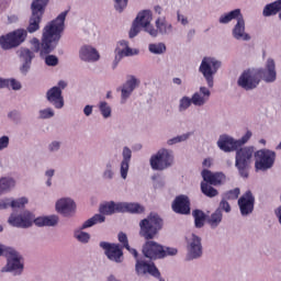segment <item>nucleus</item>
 <instances>
[{"label":"nucleus","mask_w":281,"mask_h":281,"mask_svg":"<svg viewBox=\"0 0 281 281\" xmlns=\"http://www.w3.org/2000/svg\"><path fill=\"white\" fill-rule=\"evenodd\" d=\"M108 281H120V280H117L115 277H113V276H110L109 277V279H108Z\"/></svg>","instance_id":"obj_64"},{"label":"nucleus","mask_w":281,"mask_h":281,"mask_svg":"<svg viewBox=\"0 0 281 281\" xmlns=\"http://www.w3.org/2000/svg\"><path fill=\"white\" fill-rule=\"evenodd\" d=\"M203 166H205L206 168H210V166H212V160H210V158L204 159Z\"/></svg>","instance_id":"obj_59"},{"label":"nucleus","mask_w":281,"mask_h":281,"mask_svg":"<svg viewBox=\"0 0 281 281\" xmlns=\"http://www.w3.org/2000/svg\"><path fill=\"white\" fill-rule=\"evenodd\" d=\"M149 52H151V54H164V52H166V44H150Z\"/></svg>","instance_id":"obj_42"},{"label":"nucleus","mask_w":281,"mask_h":281,"mask_svg":"<svg viewBox=\"0 0 281 281\" xmlns=\"http://www.w3.org/2000/svg\"><path fill=\"white\" fill-rule=\"evenodd\" d=\"M240 16H243V14H240V9H235L229 13L222 15L220 18V23H229V21H234V19H237L238 21Z\"/></svg>","instance_id":"obj_36"},{"label":"nucleus","mask_w":281,"mask_h":281,"mask_svg":"<svg viewBox=\"0 0 281 281\" xmlns=\"http://www.w3.org/2000/svg\"><path fill=\"white\" fill-rule=\"evenodd\" d=\"M256 203V198L251 191H246L238 200V206L241 216H249L254 212V204Z\"/></svg>","instance_id":"obj_17"},{"label":"nucleus","mask_w":281,"mask_h":281,"mask_svg":"<svg viewBox=\"0 0 281 281\" xmlns=\"http://www.w3.org/2000/svg\"><path fill=\"white\" fill-rule=\"evenodd\" d=\"M8 117L10 120H16L19 117V111L13 110V111L9 112Z\"/></svg>","instance_id":"obj_53"},{"label":"nucleus","mask_w":281,"mask_h":281,"mask_svg":"<svg viewBox=\"0 0 281 281\" xmlns=\"http://www.w3.org/2000/svg\"><path fill=\"white\" fill-rule=\"evenodd\" d=\"M218 210H223V212H226L228 214V212H232V205H229V202H227V200L223 198L220 202Z\"/></svg>","instance_id":"obj_49"},{"label":"nucleus","mask_w":281,"mask_h":281,"mask_svg":"<svg viewBox=\"0 0 281 281\" xmlns=\"http://www.w3.org/2000/svg\"><path fill=\"white\" fill-rule=\"evenodd\" d=\"M101 214H105L106 216H111L112 214H124L130 212V214H142L144 212V206L139 203H128V202H119L115 203L113 201L102 204L100 206Z\"/></svg>","instance_id":"obj_5"},{"label":"nucleus","mask_w":281,"mask_h":281,"mask_svg":"<svg viewBox=\"0 0 281 281\" xmlns=\"http://www.w3.org/2000/svg\"><path fill=\"white\" fill-rule=\"evenodd\" d=\"M178 20H180V22L182 23V25H188V18L178 14Z\"/></svg>","instance_id":"obj_56"},{"label":"nucleus","mask_w":281,"mask_h":281,"mask_svg":"<svg viewBox=\"0 0 281 281\" xmlns=\"http://www.w3.org/2000/svg\"><path fill=\"white\" fill-rule=\"evenodd\" d=\"M248 139H251V132L249 131L238 140H235L229 136H221L217 146L221 150H224V153H232V150H238V148L245 146Z\"/></svg>","instance_id":"obj_14"},{"label":"nucleus","mask_w":281,"mask_h":281,"mask_svg":"<svg viewBox=\"0 0 281 281\" xmlns=\"http://www.w3.org/2000/svg\"><path fill=\"white\" fill-rule=\"evenodd\" d=\"M10 145V138L8 136L0 137V150H3V148H8Z\"/></svg>","instance_id":"obj_51"},{"label":"nucleus","mask_w":281,"mask_h":281,"mask_svg":"<svg viewBox=\"0 0 281 281\" xmlns=\"http://www.w3.org/2000/svg\"><path fill=\"white\" fill-rule=\"evenodd\" d=\"M223 221V212L221 209H216L214 213L211 214L207 218L209 225L214 229L221 225V222Z\"/></svg>","instance_id":"obj_33"},{"label":"nucleus","mask_w":281,"mask_h":281,"mask_svg":"<svg viewBox=\"0 0 281 281\" xmlns=\"http://www.w3.org/2000/svg\"><path fill=\"white\" fill-rule=\"evenodd\" d=\"M135 269L138 276H145V273H149L150 276H154V278H161V273L155 263H147L146 261L137 259Z\"/></svg>","instance_id":"obj_22"},{"label":"nucleus","mask_w":281,"mask_h":281,"mask_svg":"<svg viewBox=\"0 0 281 281\" xmlns=\"http://www.w3.org/2000/svg\"><path fill=\"white\" fill-rule=\"evenodd\" d=\"M164 228V220L157 213H150L146 218L139 222V237L145 240L157 238L159 232Z\"/></svg>","instance_id":"obj_4"},{"label":"nucleus","mask_w":281,"mask_h":281,"mask_svg":"<svg viewBox=\"0 0 281 281\" xmlns=\"http://www.w3.org/2000/svg\"><path fill=\"white\" fill-rule=\"evenodd\" d=\"M260 78L265 82H276L277 72H276V61L273 59H268L266 63V68H261L256 72L251 70H246L238 79L239 87L249 91L256 89L260 85Z\"/></svg>","instance_id":"obj_2"},{"label":"nucleus","mask_w":281,"mask_h":281,"mask_svg":"<svg viewBox=\"0 0 281 281\" xmlns=\"http://www.w3.org/2000/svg\"><path fill=\"white\" fill-rule=\"evenodd\" d=\"M66 87H67V82L63 80L58 82V89H60V91H63V89H65Z\"/></svg>","instance_id":"obj_58"},{"label":"nucleus","mask_w":281,"mask_h":281,"mask_svg":"<svg viewBox=\"0 0 281 281\" xmlns=\"http://www.w3.org/2000/svg\"><path fill=\"white\" fill-rule=\"evenodd\" d=\"M27 38V31L24 29H18L11 33H8L5 36L0 37V45L2 49H14L19 47L22 43H25Z\"/></svg>","instance_id":"obj_11"},{"label":"nucleus","mask_w":281,"mask_h":281,"mask_svg":"<svg viewBox=\"0 0 281 281\" xmlns=\"http://www.w3.org/2000/svg\"><path fill=\"white\" fill-rule=\"evenodd\" d=\"M190 137V134H183L177 137H173L167 142L168 146H172L175 144H179L180 142H186Z\"/></svg>","instance_id":"obj_45"},{"label":"nucleus","mask_w":281,"mask_h":281,"mask_svg":"<svg viewBox=\"0 0 281 281\" xmlns=\"http://www.w3.org/2000/svg\"><path fill=\"white\" fill-rule=\"evenodd\" d=\"M140 27L142 26L136 21H134L130 30V38H135V36L139 34Z\"/></svg>","instance_id":"obj_46"},{"label":"nucleus","mask_w":281,"mask_h":281,"mask_svg":"<svg viewBox=\"0 0 281 281\" xmlns=\"http://www.w3.org/2000/svg\"><path fill=\"white\" fill-rule=\"evenodd\" d=\"M46 98L55 109H63L65 106V100L63 99V90L58 87L50 88L47 93Z\"/></svg>","instance_id":"obj_23"},{"label":"nucleus","mask_w":281,"mask_h":281,"mask_svg":"<svg viewBox=\"0 0 281 281\" xmlns=\"http://www.w3.org/2000/svg\"><path fill=\"white\" fill-rule=\"evenodd\" d=\"M195 227L201 228L205 225V213L201 210L193 211Z\"/></svg>","instance_id":"obj_37"},{"label":"nucleus","mask_w":281,"mask_h":281,"mask_svg":"<svg viewBox=\"0 0 281 281\" xmlns=\"http://www.w3.org/2000/svg\"><path fill=\"white\" fill-rule=\"evenodd\" d=\"M100 112L103 117H111V106L105 101H102L99 105Z\"/></svg>","instance_id":"obj_43"},{"label":"nucleus","mask_w":281,"mask_h":281,"mask_svg":"<svg viewBox=\"0 0 281 281\" xmlns=\"http://www.w3.org/2000/svg\"><path fill=\"white\" fill-rule=\"evenodd\" d=\"M235 167L243 179L249 178V166L254 157V147H240L236 149Z\"/></svg>","instance_id":"obj_7"},{"label":"nucleus","mask_w":281,"mask_h":281,"mask_svg":"<svg viewBox=\"0 0 281 281\" xmlns=\"http://www.w3.org/2000/svg\"><path fill=\"white\" fill-rule=\"evenodd\" d=\"M150 21H153V12L150 10H144L139 12L135 19V22L140 27H145V32L150 34V36H157V29L150 25Z\"/></svg>","instance_id":"obj_16"},{"label":"nucleus","mask_w":281,"mask_h":281,"mask_svg":"<svg viewBox=\"0 0 281 281\" xmlns=\"http://www.w3.org/2000/svg\"><path fill=\"white\" fill-rule=\"evenodd\" d=\"M171 209L176 214L188 216V214H190V198L183 194L176 196Z\"/></svg>","instance_id":"obj_19"},{"label":"nucleus","mask_w":281,"mask_h":281,"mask_svg":"<svg viewBox=\"0 0 281 281\" xmlns=\"http://www.w3.org/2000/svg\"><path fill=\"white\" fill-rule=\"evenodd\" d=\"M120 45H121V47H128V42H126V41H121L120 42Z\"/></svg>","instance_id":"obj_61"},{"label":"nucleus","mask_w":281,"mask_h":281,"mask_svg":"<svg viewBox=\"0 0 281 281\" xmlns=\"http://www.w3.org/2000/svg\"><path fill=\"white\" fill-rule=\"evenodd\" d=\"M27 203L26 198H20L18 200H13L10 202V200H1L0 201V210H8V207H24Z\"/></svg>","instance_id":"obj_30"},{"label":"nucleus","mask_w":281,"mask_h":281,"mask_svg":"<svg viewBox=\"0 0 281 281\" xmlns=\"http://www.w3.org/2000/svg\"><path fill=\"white\" fill-rule=\"evenodd\" d=\"M255 168L265 172L273 168L276 164V151L269 149H260L255 153Z\"/></svg>","instance_id":"obj_12"},{"label":"nucleus","mask_w":281,"mask_h":281,"mask_svg":"<svg viewBox=\"0 0 281 281\" xmlns=\"http://www.w3.org/2000/svg\"><path fill=\"white\" fill-rule=\"evenodd\" d=\"M210 95H212L210 89L201 87L200 92H195L191 99L190 97L180 99L179 111H187L192 104H194V106H203V104L210 100Z\"/></svg>","instance_id":"obj_9"},{"label":"nucleus","mask_w":281,"mask_h":281,"mask_svg":"<svg viewBox=\"0 0 281 281\" xmlns=\"http://www.w3.org/2000/svg\"><path fill=\"white\" fill-rule=\"evenodd\" d=\"M201 192L209 199H214V196H218V190L214 187H211L209 182H201Z\"/></svg>","instance_id":"obj_34"},{"label":"nucleus","mask_w":281,"mask_h":281,"mask_svg":"<svg viewBox=\"0 0 281 281\" xmlns=\"http://www.w3.org/2000/svg\"><path fill=\"white\" fill-rule=\"evenodd\" d=\"M56 210L63 216H74L76 214V202L71 199H60L56 203Z\"/></svg>","instance_id":"obj_21"},{"label":"nucleus","mask_w":281,"mask_h":281,"mask_svg":"<svg viewBox=\"0 0 281 281\" xmlns=\"http://www.w3.org/2000/svg\"><path fill=\"white\" fill-rule=\"evenodd\" d=\"M45 8H47V0H33L31 4L32 15L29 20V26L26 27V34H34L41 30V21L45 14Z\"/></svg>","instance_id":"obj_8"},{"label":"nucleus","mask_w":281,"mask_h":281,"mask_svg":"<svg viewBox=\"0 0 281 281\" xmlns=\"http://www.w3.org/2000/svg\"><path fill=\"white\" fill-rule=\"evenodd\" d=\"M127 251H130V254H132V256H134L135 260H139V254L137 252V249L135 248H131V246L128 245V248H126Z\"/></svg>","instance_id":"obj_52"},{"label":"nucleus","mask_w":281,"mask_h":281,"mask_svg":"<svg viewBox=\"0 0 281 281\" xmlns=\"http://www.w3.org/2000/svg\"><path fill=\"white\" fill-rule=\"evenodd\" d=\"M124 56H133V49L128 46H126L124 49H121L117 52V56L115 57L113 69L117 67V63H120L121 58H124Z\"/></svg>","instance_id":"obj_39"},{"label":"nucleus","mask_w":281,"mask_h":281,"mask_svg":"<svg viewBox=\"0 0 281 281\" xmlns=\"http://www.w3.org/2000/svg\"><path fill=\"white\" fill-rule=\"evenodd\" d=\"M4 82L3 89H13V91H19L21 89V82L16 81V79H2Z\"/></svg>","instance_id":"obj_40"},{"label":"nucleus","mask_w":281,"mask_h":281,"mask_svg":"<svg viewBox=\"0 0 281 281\" xmlns=\"http://www.w3.org/2000/svg\"><path fill=\"white\" fill-rule=\"evenodd\" d=\"M75 236L77 240H79V243H89V239L91 238L89 233H85V232L76 233Z\"/></svg>","instance_id":"obj_47"},{"label":"nucleus","mask_w":281,"mask_h":281,"mask_svg":"<svg viewBox=\"0 0 281 281\" xmlns=\"http://www.w3.org/2000/svg\"><path fill=\"white\" fill-rule=\"evenodd\" d=\"M189 254L191 258H200L203 254V247L201 246V237L192 235L191 241L189 243Z\"/></svg>","instance_id":"obj_27"},{"label":"nucleus","mask_w":281,"mask_h":281,"mask_svg":"<svg viewBox=\"0 0 281 281\" xmlns=\"http://www.w3.org/2000/svg\"><path fill=\"white\" fill-rule=\"evenodd\" d=\"M8 223L11 224L12 227H20L22 229H27V227H32L33 224L37 227H54L55 225H58V216L49 215L36 218L32 212L24 211L19 215L12 213Z\"/></svg>","instance_id":"obj_3"},{"label":"nucleus","mask_w":281,"mask_h":281,"mask_svg":"<svg viewBox=\"0 0 281 281\" xmlns=\"http://www.w3.org/2000/svg\"><path fill=\"white\" fill-rule=\"evenodd\" d=\"M104 177H105V179H113V171L106 170V171L104 172Z\"/></svg>","instance_id":"obj_57"},{"label":"nucleus","mask_w":281,"mask_h":281,"mask_svg":"<svg viewBox=\"0 0 281 281\" xmlns=\"http://www.w3.org/2000/svg\"><path fill=\"white\" fill-rule=\"evenodd\" d=\"M175 161V156H172V151L168 149H160L156 155L150 158V166L153 170H166V168H170Z\"/></svg>","instance_id":"obj_13"},{"label":"nucleus","mask_w":281,"mask_h":281,"mask_svg":"<svg viewBox=\"0 0 281 281\" xmlns=\"http://www.w3.org/2000/svg\"><path fill=\"white\" fill-rule=\"evenodd\" d=\"M104 221H106V217H104V215L95 214L94 216H92L91 218H89L83 223V225L81 226V229L93 227V225H98V223H104Z\"/></svg>","instance_id":"obj_35"},{"label":"nucleus","mask_w":281,"mask_h":281,"mask_svg":"<svg viewBox=\"0 0 281 281\" xmlns=\"http://www.w3.org/2000/svg\"><path fill=\"white\" fill-rule=\"evenodd\" d=\"M202 179L210 186H223L227 181V177L223 172H212L207 169L202 170Z\"/></svg>","instance_id":"obj_20"},{"label":"nucleus","mask_w":281,"mask_h":281,"mask_svg":"<svg viewBox=\"0 0 281 281\" xmlns=\"http://www.w3.org/2000/svg\"><path fill=\"white\" fill-rule=\"evenodd\" d=\"M157 34H170L172 32V24L168 23L165 16L156 20Z\"/></svg>","instance_id":"obj_31"},{"label":"nucleus","mask_w":281,"mask_h":281,"mask_svg":"<svg viewBox=\"0 0 281 281\" xmlns=\"http://www.w3.org/2000/svg\"><path fill=\"white\" fill-rule=\"evenodd\" d=\"M137 85H138V81L135 77H132L131 80H127L121 90L122 99L123 100L128 99L133 93V91H135V88L137 87Z\"/></svg>","instance_id":"obj_29"},{"label":"nucleus","mask_w":281,"mask_h":281,"mask_svg":"<svg viewBox=\"0 0 281 281\" xmlns=\"http://www.w3.org/2000/svg\"><path fill=\"white\" fill-rule=\"evenodd\" d=\"M58 148H60V143L58 142H53L50 145H49V150L53 153V150H58Z\"/></svg>","instance_id":"obj_54"},{"label":"nucleus","mask_w":281,"mask_h":281,"mask_svg":"<svg viewBox=\"0 0 281 281\" xmlns=\"http://www.w3.org/2000/svg\"><path fill=\"white\" fill-rule=\"evenodd\" d=\"M177 248H164V246L150 239H148L143 246V254L145 258H149L150 260H158L166 258V256H177Z\"/></svg>","instance_id":"obj_6"},{"label":"nucleus","mask_w":281,"mask_h":281,"mask_svg":"<svg viewBox=\"0 0 281 281\" xmlns=\"http://www.w3.org/2000/svg\"><path fill=\"white\" fill-rule=\"evenodd\" d=\"M233 36L237 41H249L251 38L249 34L245 33V20L243 19V15L237 20V24L233 30Z\"/></svg>","instance_id":"obj_26"},{"label":"nucleus","mask_w":281,"mask_h":281,"mask_svg":"<svg viewBox=\"0 0 281 281\" xmlns=\"http://www.w3.org/2000/svg\"><path fill=\"white\" fill-rule=\"evenodd\" d=\"M155 12H156L157 14H161V7H160V5H156V7H155Z\"/></svg>","instance_id":"obj_62"},{"label":"nucleus","mask_w":281,"mask_h":281,"mask_svg":"<svg viewBox=\"0 0 281 281\" xmlns=\"http://www.w3.org/2000/svg\"><path fill=\"white\" fill-rule=\"evenodd\" d=\"M46 177H48L49 179H52L54 177V170L49 169L46 171Z\"/></svg>","instance_id":"obj_60"},{"label":"nucleus","mask_w":281,"mask_h":281,"mask_svg":"<svg viewBox=\"0 0 281 281\" xmlns=\"http://www.w3.org/2000/svg\"><path fill=\"white\" fill-rule=\"evenodd\" d=\"M278 12H281V0H277L272 3L267 4L263 8V16H276Z\"/></svg>","instance_id":"obj_32"},{"label":"nucleus","mask_w":281,"mask_h":281,"mask_svg":"<svg viewBox=\"0 0 281 281\" xmlns=\"http://www.w3.org/2000/svg\"><path fill=\"white\" fill-rule=\"evenodd\" d=\"M240 196V189L235 188L233 190H229L223 194V199L226 201H236Z\"/></svg>","instance_id":"obj_41"},{"label":"nucleus","mask_w":281,"mask_h":281,"mask_svg":"<svg viewBox=\"0 0 281 281\" xmlns=\"http://www.w3.org/2000/svg\"><path fill=\"white\" fill-rule=\"evenodd\" d=\"M128 5V0H114V8L116 12H124V9Z\"/></svg>","instance_id":"obj_44"},{"label":"nucleus","mask_w":281,"mask_h":281,"mask_svg":"<svg viewBox=\"0 0 281 281\" xmlns=\"http://www.w3.org/2000/svg\"><path fill=\"white\" fill-rule=\"evenodd\" d=\"M100 247L101 249H104L105 256L109 258V260H113L114 262L122 261L121 259L124 256V252L122 251L120 244H110L106 241H101Z\"/></svg>","instance_id":"obj_18"},{"label":"nucleus","mask_w":281,"mask_h":281,"mask_svg":"<svg viewBox=\"0 0 281 281\" xmlns=\"http://www.w3.org/2000/svg\"><path fill=\"white\" fill-rule=\"evenodd\" d=\"M131 157H133V151H131V148L124 147L123 148V160L121 162L122 179H126V177L128 176V164H131Z\"/></svg>","instance_id":"obj_28"},{"label":"nucleus","mask_w":281,"mask_h":281,"mask_svg":"<svg viewBox=\"0 0 281 281\" xmlns=\"http://www.w3.org/2000/svg\"><path fill=\"white\" fill-rule=\"evenodd\" d=\"M173 83L175 85H181V79L180 78H173Z\"/></svg>","instance_id":"obj_63"},{"label":"nucleus","mask_w":281,"mask_h":281,"mask_svg":"<svg viewBox=\"0 0 281 281\" xmlns=\"http://www.w3.org/2000/svg\"><path fill=\"white\" fill-rule=\"evenodd\" d=\"M218 69H221V61L213 57L202 59L199 71L203 75L210 88L214 87V76Z\"/></svg>","instance_id":"obj_10"},{"label":"nucleus","mask_w":281,"mask_h":281,"mask_svg":"<svg viewBox=\"0 0 281 281\" xmlns=\"http://www.w3.org/2000/svg\"><path fill=\"white\" fill-rule=\"evenodd\" d=\"M19 55L21 60H23V65L20 68L22 74L30 71V67L32 66V59L34 58V52L30 50V48H21L19 50Z\"/></svg>","instance_id":"obj_25"},{"label":"nucleus","mask_w":281,"mask_h":281,"mask_svg":"<svg viewBox=\"0 0 281 281\" xmlns=\"http://www.w3.org/2000/svg\"><path fill=\"white\" fill-rule=\"evenodd\" d=\"M40 117L42 120H49V117H54V110L52 109H45L40 111Z\"/></svg>","instance_id":"obj_48"},{"label":"nucleus","mask_w":281,"mask_h":281,"mask_svg":"<svg viewBox=\"0 0 281 281\" xmlns=\"http://www.w3.org/2000/svg\"><path fill=\"white\" fill-rule=\"evenodd\" d=\"M79 57L86 63H95L100 60V53L91 46H83L79 52Z\"/></svg>","instance_id":"obj_24"},{"label":"nucleus","mask_w":281,"mask_h":281,"mask_svg":"<svg viewBox=\"0 0 281 281\" xmlns=\"http://www.w3.org/2000/svg\"><path fill=\"white\" fill-rule=\"evenodd\" d=\"M0 256H5L7 258V271H23L21 255L16 250L0 245Z\"/></svg>","instance_id":"obj_15"},{"label":"nucleus","mask_w":281,"mask_h":281,"mask_svg":"<svg viewBox=\"0 0 281 281\" xmlns=\"http://www.w3.org/2000/svg\"><path fill=\"white\" fill-rule=\"evenodd\" d=\"M83 113H85V115H87V116L91 115V113H93V106H91V105H86L85 109H83Z\"/></svg>","instance_id":"obj_55"},{"label":"nucleus","mask_w":281,"mask_h":281,"mask_svg":"<svg viewBox=\"0 0 281 281\" xmlns=\"http://www.w3.org/2000/svg\"><path fill=\"white\" fill-rule=\"evenodd\" d=\"M119 241L123 244V247L125 249H128V237L124 233L119 234Z\"/></svg>","instance_id":"obj_50"},{"label":"nucleus","mask_w":281,"mask_h":281,"mask_svg":"<svg viewBox=\"0 0 281 281\" xmlns=\"http://www.w3.org/2000/svg\"><path fill=\"white\" fill-rule=\"evenodd\" d=\"M10 188H14V179L12 178H1L0 179V194L8 192Z\"/></svg>","instance_id":"obj_38"},{"label":"nucleus","mask_w":281,"mask_h":281,"mask_svg":"<svg viewBox=\"0 0 281 281\" xmlns=\"http://www.w3.org/2000/svg\"><path fill=\"white\" fill-rule=\"evenodd\" d=\"M67 12H61L55 20L50 21L44 29L42 34V42L40 38L33 37L31 40V45L33 52L40 53V56L45 57V64L48 67H56L58 65V57L55 55H49L56 47H58V42L60 41V34L65 32V20L67 19Z\"/></svg>","instance_id":"obj_1"}]
</instances>
